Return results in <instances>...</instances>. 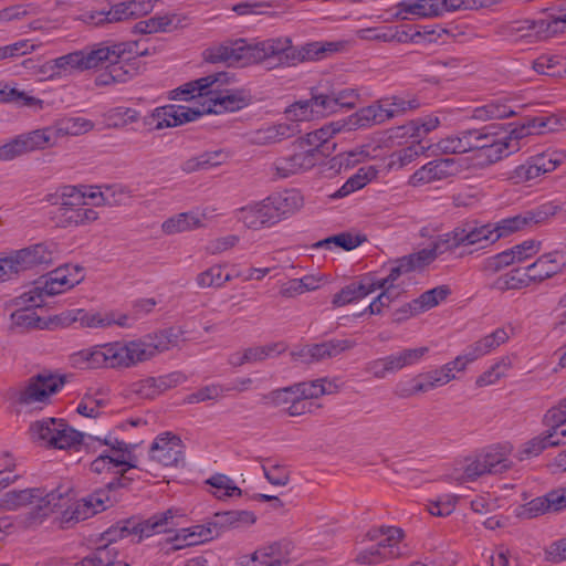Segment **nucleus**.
Here are the masks:
<instances>
[{"mask_svg": "<svg viewBox=\"0 0 566 566\" xmlns=\"http://www.w3.org/2000/svg\"><path fill=\"white\" fill-rule=\"evenodd\" d=\"M205 226V216L198 211H188L174 214L161 223V231L167 235H174L192 231Z\"/></svg>", "mask_w": 566, "mask_h": 566, "instance_id": "4c0bfd02", "label": "nucleus"}, {"mask_svg": "<svg viewBox=\"0 0 566 566\" xmlns=\"http://www.w3.org/2000/svg\"><path fill=\"white\" fill-rule=\"evenodd\" d=\"M566 427L552 426L546 431L521 443L515 452L518 461H525L538 457L544 450L556 447L565 441Z\"/></svg>", "mask_w": 566, "mask_h": 566, "instance_id": "5701e85b", "label": "nucleus"}, {"mask_svg": "<svg viewBox=\"0 0 566 566\" xmlns=\"http://www.w3.org/2000/svg\"><path fill=\"white\" fill-rule=\"evenodd\" d=\"M374 166L361 167L334 195L335 198L346 197L361 188L377 177Z\"/></svg>", "mask_w": 566, "mask_h": 566, "instance_id": "5fc2aeb1", "label": "nucleus"}, {"mask_svg": "<svg viewBox=\"0 0 566 566\" xmlns=\"http://www.w3.org/2000/svg\"><path fill=\"white\" fill-rule=\"evenodd\" d=\"M451 113V111H440L412 119L401 127L402 135L419 144L427 135L438 129L442 120H447Z\"/></svg>", "mask_w": 566, "mask_h": 566, "instance_id": "473e14b6", "label": "nucleus"}, {"mask_svg": "<svg viewBox=\"0 0 566 566\" xmlns=\"http://www.w3.org/2000/svg\"><path fill=\"white\" fill-rule=\"evenodd\" d=\"M139 113L130 107L116 106L103 113V120L108 128H123L127 125L136 123Z\"/></svg>", "mask_w": 566, "mask_h": 566, "instance_id": "6e6d98bb", "label": "nucleus"}, {"mask_svg": "<svg viewBox=\"0 0 566 566\" xmlns=\"http://www.w3.org/2000/svg\"><path fill=\"white\" fill-rule=\"evenodd\" d=\"M533 69L538 74L560 77L566 74V59L556 54H542L533 62Z\"/></svg>", "mask_w": 566, "mask_h": 566, "instance_id": "4d7b16f0", "label": "nucleus"}, {"mask_svg": "<svg viewBox=\"0 0 566 566\" xmlns=\"http://www.w3.org/2000/svg\"><path fill=\"white\" fill-rule=\"evenodd\" d=\"M46 294L42 289L40 282L36 280L31 286L28 287L22 294L13 300L15 307H25L34 310L41 307L46 302Z\"/></svg>", "mask_w": 566, "mask_h": 566, "instance_id": "680f3d73", "label": "nucleus"}, {"mask_svg": "<svg viewBox=\"0 0 566 566\" xmlns=\"http://www.w3.org/2000/svg\"><path fill=\"white\" fill-rule=\"evenodd\" d=\"M237 218L251 230H260L276 224L266 199L251 202L237 211Z\"/></svg>", "mask_w": 566, "mask_h": 566, "instance_id": "c756f323", "label": "nucleus"}, {"mask_svg": "<svg viewBox=\"0 0 566 566\" xmlns=\"http://www.w3.org/2000/svg\"><path fill=\"white\" fill-rule=\"evenodd\" d=\"M27 153L53 147L57 143V137L54 132V126L35 129L30 133L20 135Z\"/></svg>", "mask_w": 566, "mask_h": 566, "instance_id": "3c124183", "label": "nucleus"}, {"mask_svg": "<svg viewBox=\"0 0 566 566\" xmlns=\"http://www.w3.org/2000/svg\"><path fill=\"white\" fill-rule=\"evenodd\" d=\"M180 515L179 510L169 509L165 512L156 513L139 523L126 522L125 525L120 527H114L108 534L112 538H115V534L119 532L118 536L120 538L132 536L133 539L142 541L160 533H166L170 527L176 525L175 518Z\"/></svg>", "mask_w": 566, "mask_h": 566, "instance_id": "a211bd4d", "label": "nucleus"}, {"mask_svg": "<svg viewBox=\"0 0 566 566\" xmlns=\"http://www.w3.org/2000/svg\"><path fill=\"white\" fill-rule=\"evenodd\" d=\"M232 80L220 72L188 82L170 91L168 98L190 104L156 107L146 116L145 123L161 130L197 120L206 114L240 111L249 104L250 97L243 91L230 87Z\"/></svg>", "mask_w": 566, "mask_h": 566, "instance_id": "f257e3e1", "label": "nucleus"}, {"mask_svg": "<svg viewBox=\"0 0 566 566\" xmlns=\"http://www.w3.org/2000/svg\"><path fill=\"white\" fill-rule=\"evenodd\" d=\"M53 126L59 139L85 135L94 129L95 123L84 116H65L55 120Z\"/></svg>", "mask_w": 566, "mask_h": 566, "instance_id": "a19ab883", "label": "nucleus"}, {"mask_svg": "<svg viewBox=\"0 0 566 566\" xmlns=\"http://www.w3.org/2000/svg\"><path fill=\"white\" fill-rule=\"evenodd\" d=\"M181 327H170L143 337L119 340L122 368H132L157 355L181 347L187 338Z\"/></svg>", "mask_w": 566, "mask_h": 566, "instance_id": "0eeeda50", "label": "nucleus"}, {"mask_svg": "<svg viewBox=\"0 0 566 566\" xmlns=\"http://www.w3.org/2000/svg\"><path fill=\"white\" fill-rule=\"evenodd\" d=\"M206 484L210 486L209 492L217 500L226 501L242 495V490L231 478L224 474H213L206 481Z\"/></svg>", "mask_w": 566, "mask_h": 566, "instance_id": "49530a36", "label": "nucleus"}, {"mask_svg": "<svg viewBox=\"0 0 566 566\" xmlns=\"http://www.w3.org/2000/svg\"><path fill=\"white\" fill-rule=\"evenodd\" d=\"M388 11L391 13V19L396 21L437 18L433 0H402L390 7Z\"/></svg>", "mask_w": 566, "mask_h": 566, "instance_id": "bb28decb", "label": "nucleus"}, {"mask_svg": "<svg viewBox=\"0 0 566 566\" xmlns=\"http://www.w3.org/2000/svg\"><path fill=\"white\" fill-rule=\"evenodd\" d=\"M57 74L60 77L88 70L85 50L75 51L56 57Z\"/></svg>", "mask_w": 566, "mask_h": 566, "instance_id": "bf43d9fd", "label": "nucleus"}, {"mask_svg": "<svg viewBox=\"0 0 566 566\" xmlns=\"http://www.w3.org/2000/svg\"><path fill=\"white\" fill-rule=\"evenodd\" d=\"M565 125V118L558 117L556 115H543L528 119L523 125L514 127L512 129L500 127V138L501 142H503L504 144L503 146H505V149H503L504 157L509 156L510 154L518 149L520 139L525 138L530 135H542L546 133L557 132L564 128Z\"/></svg>", "mask_w": 566, "mask_h": 566, "instance_id": "ddd939ff", "label": "nucleus"}, {"mask_svg": "<svg viewBox=\"0 0 566 566\" xmlns=\"http://www.w3.org/2000/svg\"><path fill=\"white\" fill-rule=\"evenodd\" d=\"M71 499V485L61 484L54 489L27 488L14 489L0 497V509L4 511H18L30 509L24 517L25 527H35L44 523L55 512L56 506L67 503Z\"/></svg>", "mask_w": 566, "mask_h": 566, "instance_id": "7ed1b4c3", "label": "nucleus"}, {"mask_svg": "<svg viewBox=\"0 0 566 566\" xmlns=\"http://www.w3.org/2000/svg\"><path fill=\"white\" fill-rule=\"evenodd\" d=\"M14 252L24 272L38 265L52 263L57 258L59 249L56 243L45 241Z\"/></svg>", "mask_w": 566, "mask_h": 566, "instance_id": "a878e982", "label": "nucleus"}, {"mask_svg": "<svg viewBox=\"0 0 566 566\" xmlns=\"http://www.w3.org/2000/svg\"><path fill=\"white\" fill-rule=\"evenodd\" d=\"M109 399L103 390L87 391L76 407V411L87 418L98 417L108 405Z\"/></svg>", "mask_w": 566, "mask_h": 566, "instance_id": "8fccbe9b", "label": "nucleus"}, {"mask_svg": "<svg viewBox=\"0 0 566 566\" xmlns=\"http://www.w3.org/2000/svg\"><path fill=\"white\" fill-rule=\"evenodd\" d=\"M371 293H374L373 283L368 276H364L358 282H353L343 287L334 295L332 303L334 306L340 307L357 302Z\"/></svg>", "mask_w": 566, "mask_h": 566, "instance_id": "37998d69", "label": "nucleus"}, {"mask_svg": "<svg viewBox=\"0 0 566 566\" xmlns=\"http://www.w3.org/2000/svg\"><path fill=\"white\" fill-rule=\"evenodd\" d=\"M78 368H122L119 340L83 348L72 355Z\"/></svg>", "mask_w": 566, "mask_h": 566, "instance_id": "aec40b11", "label": "nucleus"}, {"mask_svg": "<svg viewBox=\"0 0 566 566\" xmlns=\"http://www.w3.org/2000/svg\"><path fill=\"white\" fill-rule=\"evenodd\" d=\"M54 322L62 326H70L74 323L84 328H109L114 325L119 327L130 326L128 315L114 311H86L73 308L62 312L54 317Z\"/></svg>", "mask_w": 566, "mask_h": 566, "instance_id": "4468645a", "label": "nucleus"}, {"mask_svg": "<svg viewBox=\"0 0 566 566\" xmlns=\"http://www.w3.org/2000/svg\"><path fill=\"white\" fill-rule=\"evenodd\" d=\"M50 274L69 292L85 279V269L80 264H64Z\"/></svg>", "mask_w": 566, "mask_h": 566, "instance_id": "13d9d810", "label": "nucleus"}, {"mask_svg": "<svg viewBox=\"0 0 566 566\" xmlns=\"http://www.w3.org/2000/svg\"><path fill=\"white\" fill-rule=\"evenodd\" d=\"M189 19L181 13L157 14L148 20L135 24L136 33L150 34L157 32H171L188 25Z\"/></svg>", "mask_w": 566, "mask_h": 566, "instance_id": "72a5a7b5", "label": "nucleus"}, {"mask_svg": "<svg viewBox=\"0 0 566 566\" xmlns=\"http://www.w3.org/2000/svg\"><path fill=\"white\" fill-rule=\"evenodd\" d=\"M265 199L276 223L297 212L304 205L303 196L295 189L274 192Z\"/></svg>", "mask_w": 566, "mask_h": 566, "instance_id": "c85d7f7f", "label": "nucleus"}, {"mask_svg": "<svg viewBox=\"0 0 566 566\" xmlns=\"http://www.w3.org/2000/svg\"><path fill=\"white\" fill-rule=\"evenodd\" d=\"M429 353V347L420 346L415 348H405L390 354L386 357L376 359L369 364V371L376 378H385L390 374L418 365Z\"/></svg>", "mask_w": 566, "mask_h": 566, "instance_id": "412c9836", "label": "nucleus"}, {"mask_svg": "<svg viewBox=\"0 0 566 566\" xmlns=\"http://www.w3.org/2000/svg\"><path fill=\"white\" fill-rule=\"evenodd\" d=\"M62 507L65 509L61 512L59 522L63 527H67L72 524L78 523L91 517L90 512L86 510V504H84L81 499H74V492L72 488L70 501L67 503H63L56 506V509Z\"/></svg>", "mask_w": 566, "mask_h": 566, "instance_id": "603ef678", "label": "nucleus"}, {"mask_svg": "<svg viewBox=\"0 0 566 566\" xmlns=\"http://www.w3.org/2000/svg\"><path fill=\"white\" fill-rule=\"evenodd\" d=\"M512 361L509 357H502L496 360L489 369L476 378V386L486 387L496 384L505 377L511 369Z\"/></svg>", "mask_w": 566, "mask_h": 566, "instance_id": "0e129e2a", "label": "nucleus"}, {"mask_svg": "<svg viewBox=\"0 0 566 566\" xmlns=\"http://www.w3.org/2000/svg\"><path fill=\"white\" fill-rule=\"evenodd\" d=\"M253 44L243 39L218 45L211 51L212 62H224L230 65H248L254 63Z\"/></svg>", "mask_w": 566, "mask_h": 566, "instance_id": "393cba45", "label": "nucleus"}, {"mask_svg": "<svg viewBox=\"0 0 566 566\" xmlns=\"http://www.w3.org/2000/svg\"><path fill=\"white\" fill-rule=\"evenodd\" d=\"M182 376L180 374H170L157 378H147L136 385V391L145 398H153L158 394L176 386Z\"/></svg>", "mask_w": 566, "mask_h": 566, "instance_id": "de8ad7c7", "label": "nucleus"}, {"mask_svg": "<svg viewBox=\"0 0 566 566\" xmlns=\"http://www.w3.org/2000/svg\"><path fill=\"white\" fill-rule=\"evenodd\" d=\"M497 34L517 44H535L554 35L551 18L513 20L501 24Z\"/></svg>", "mask_w": 566, "mask_h": 566, "instance_id": "dca6fc26", "label": "nucleus"}, {"mask_svg": "<svg viewBox=\"0 0 566 566\" xmlns=\"http://www.w3.org/2000/svg\"><path fill=\"white\" fill-rule=\"evenodd\" d=\"M342 132H347L343 119L331 122L301 138L297 143V148L308 147L317 155L321 147H323L336 134Z\"/></svg>", "mask_w": 566, "mask_h": 566, "instance_id": "ea45409f", "label": "nucleus"}, {"mask_svg": "<svg viewBox=\"0 0 566 566\" xmlns=\"http://www.w3.org/2000/svg\"><path fill=\"white\" fill-rule=\"evenodd\" d=\"M484 474H490L480 454L467 458L457 464L450 474V480L458 483L472 482Z\"/></svg>", "mask_w": 566, "mask_h": 566, "instance_id": "79ce46f5", "label": "nucleus"}, {"mask_svg": "<svg viewBox=\"0 0 566 566\" xmlns=\"http://www.w3.org/2000/svg\"><path fill=\"white\" fill-rule=\"evenodd\" d=\"M450 252L443 234L438 235L429 244L415 253L403 256L410 271L421 270L431 264L439 255Z\"/></svg>", "mask_w": 566, "mask_h": 566, "instance_id": "f704fd0d", "label": "nucleus"}, {"mask_svg": "<svg viewBox=\"0 0 566 566\" xmlns=\"http://www.w3.org/2000/svg\"><path fill=\"white\" fill-rule=\"evenodd\" d=\"M437 18L459 10H473L488 8L500 3L502 0H433Z\"/></svg>", "mask_w": 566, "mask_h": 566, "instance_id": "864d4df0", "label": "nucleus"}, {"mask_svg": "<svg viewBox=\"0 0 566 566\" xmlns=\"http://www.w3.org/2000/svg\"><path fill=\"white\" fill-rule=\"evenodd\" d=\"M182 457L180 439L168 433L159 436L150 448V459L164 467L177 465Z\"/></svg>", "mask_w": 566, "mask_h": 566, "instance_id": "7c9ffc66", "label": "nucleus"}, {"mask_svg": "<svg viewBox=\"0 0 566 566\" xmlns=\"http://www.w3.org/2000/svg\"><path fill=\"white\" fill-rule=\"evenodd\" d=\"M63 385L62 377L43 371L21 385L14 391V400L20 406L42 410L51 402V398L62 389Z\"/></svg>", "mask_w": 566, "mask_h": 566, "instance_id": "f8f14e48", "label": "nucleus"}, {"mask_svg": "<svg viewBox=\"0 0 566 566\" xmlns=\"http://www.w3.org/2000/svg\"><path fill=\"white\" fill-rule=\"evenodd\" d=\"M368 536L384 552L391 551L390 559L398 558L403 555L401 543L403 539V532L401 528L394 526H382L369 531Z\"/></svg>", "mask_w": 566, "mask_h": 566, "instance_id": "e433bc0d", "label": "nucleus"}, {"mask_svg": "<svg viewBox=\"0 0 566 566\" xmlns=\"http://www.w3.org/2000/svg\"><path fill=\"white\" fill-rule=\"evenodd\" d=\"M98 218L99 216L96 210L82 206L73 207L63 212H54L56 226L63 229L85 227L92 224Z\"/></svg>", "mask_w": 566, "mask_h": 566, "instance_id": "58836bf2", "label": "nucleus"}, {"mask_svg": "<svg viewBox=\"0 0 566 566\" xmlns=\"http://www.w3.org/2000/svg\"><path fill=\"white\" fill-rule=\"evenodd\" d=\"M317 160V155L308 147L298 148V150L289 157L279 158L273 163V170L280 178L312 168Z\"/></svg>", "mask_w": 566, "mask_h": 566, "instance_id": "cd10ccee", "label": "nucleus"}, {"mask_svg": "<svg viewBox=\"0 0 566 566\" xmlns=\"http://www.w3.org/2000/svg\"><path fill=\"white\" fill-rule=\"evenodd\" d=\"M501 142L499 128L486 126L465 129L441 137L436 144V150L442 154H464L476 151L479 165L495 163L504 157L505 146Z\"/></svg>", "mask_w": 566, "mask_h": 566, "instance_id": "20e7f679", "label": "nucleus"}, {"mask_svg": "<svg viewBox=\"0 0 566 566\" xmlns=\"http://www.w3.org/2000/svg\"><path fill=\"white\" fill-rule=\"evenodd\" d=\"M101 446L107 447L90 464L92 473L103 478L117 479L123 476L130 469L137 468V458L134 454V447L123 440L107 434L104 438H95Z\"/></svg>", "mask_w": 566, "mask_h": 566, "instance_id": "9d476101", "label": "nucleus"}, {"mask_svg": "<svg viewBox=\"0 0 566 566\" xmlns=\"http://www.w3.org/2000/svg\"><path fill=\"white\" fill-rule=\"evenodd\" d=\"M84 50L88 70L107 69V73L99 74L96 80L101 85L125 83L136 74L135 70L123 63L139 54L138 45L134 41H103Z\"/></svg>", "mask_w": 566, "mask_h": 566, "instance_id": "423d86ee", "label": "nucleus"}, {"mask_svg": "<svg viewBox=\"0 0 566 566\" xmlns=\"http://www.w3.org/2000/svg\"><path fill=\"white\" fill-rule=\"evenodd\" d=\"M470 169L468 158H446L427 163L416 170L409 178L413 187H422L436 181L449 180L458 176H465Z\"/></svg>", "mask_w": 566, "mask_h": 566, "instance_id": "f3484780", "label": "nucleus"}, {"mask_svg": "<svg viewBox=\"0 0 566 566\" xmlns=\"http://www.w3.org/2000/svg\"><path fill=\"white\" fill-rule=\"evenodd\" d=\"M25 434L32 444L48 450H72L84 442V433L54 417L31 421Z\"/></svg>", "mask_w": 566, "mask_h": 566, "instance_id": "1a4fd4ad", "label": "nucleus"}, {"mask_svg": "<svg viewBox=\"0 0 566 566\" xmlns=\"http://www.w3.org/2000/svg\"><path fill=\"white\" fill-rule=\"evenodd\" d=\"M513 450L514 448L512 443L505 441L489 446L479 452V454L489 473H500L511 469L512 461L510 457L513 453Z\"/></svg>", "mask_w": 566, "mask_h": 566, "instance_id": "c9c22d12", "label": "nucleus"}, {"mask_svg": "<svg viewBox=\"0 0 566 566\" xmlns=\"http://www.w3.org/2000/svg\"><path fill=\"white\" fill-rule=\"evenodd\" d=\"M450 252L473 253L494 243L490 224L467 223L443 234Z\"/></svg>", "mask_w": 566, "mask_h": 566, "instance_id": "2eb2a0df", "label": "nucleus"}, {"mask_svg": "<svg viewBox=\"0 0 566 566\" xmlns=\"http://www.w3.org/2000/svg\"><path fill=\"white\" fill-rule=\"evenodd\" d=\"M534 283L528 276L527 266L512 270L496 280V286L500 290H520Z\"/></svg>", "mask_w": 566, "mask_h": 566, "instance_id": "69168bd1", "label": "nucleus"}, {"mask_svg": "<svg viewBox=\"0 0 566 566\" xmlns=\"http://www.w3.org/2000/svg\"><path fill=\"white\" fill-rule=\"evenodd\" d=\"M253 44L254 63L265 61L271 57L286 59L294 61L317 60L326 51H331L332 44L321 42L308 43L301 50H295L291 40L287 38L269 39Z\"/></svg>", "mask_w": 566, "mask_h": 566, "instance_id": "9b49d317", "label": "nucleus"}, {"mask_svg": "<svg viewBox=\"0 0 566 566\" xmlns=\"http://www.w3.org/2000/svg\"><path fill=\"white\" fill-rule=\"evenodd\" d=\"M216 522L221 534L224 530L251 526L256 522V516L251 511L238 510L216 514Z\"/></svg>", "mask_w": 566, "mask_h": 566, "instance_id": "09e8293b", "label": "nucleus"}, {"mask_svg": "<svg viewBox=\"0 0 566 566\" xmlns=\"http://www.w3.org/2000/svg\"><path fill=\"white\" fill-rule=\"evenodd\" d=\"M337 391L338 385L335 381L322 378L275 389L271 391L265 399L273 406L287 405L289 407L297 397H322Z\"/></svg>", "mask_w": 566, "mask_h": 566, "instance_id": "6ab92c4d", "label": "nucleus"}, {"mask_svg": "<svg viewBox=\"0 0 566 566\" xmlns=\"http://www.w3.org/2000/svg\"><path fill=\"white\" fill-rule=\"evenodd\" d=\"M44 200L52 206H57L55 212H63L73 207L82 206L80 188L75 186L59 187L54 191L46 193Z\"/></svg>", "mask_w": 566, "mask_h": 566, "instance_id": "a18cd8bd", "label": "nucleus"}, {"mask_svg": "<svg viewBox=\"0 0 566 566\" xmlns=\"http://www.w3.org/2000/svg\"><path fill=\"white\" fill-rule=\"evenodd\" d=\"M451 294V289L448 285H438L430 290L424 291L418 297L416 302L421 314L441 305L444 303Z\"/></svg>", "mask_w": 566, "mask_h": 566, "instance_id": "052dcab7", "label": "nucleus"}, {"mask_svg": "<svg viewBox=\"0 0 566 566\" xmlns=\"http://www.w3.org/2000/svg\"><path fill=\"white\" fill-rule=\"evenodd\" d=\"M528 276L534 283H541L566 270V252L554 250L538 256L527 265Z\"/></svg>", "mask_w": 566, "mask_h": 566, "instance_id": "b1692460", "label": "nucleus"}, {"mask_svg": "<svg viewBox=\"0 0 566 566\" xmlns=\"http://www.w3.org/2000/svg\"><path fill=\"white\" fill-rule=\"evenodd\" d=\"M409 266L405 263V260L401 258L396 261L390 268L389 272L385 276L377 275H367L373 283V291L377 290H387V291H398L397 289L400 286L402 276L410 273Z\"/></svg>", "mask_w": 566, "mask_h": 566, "instance_id": "c03bdc74", "label": "nucleus"}, {"mask_svg": "<svg viewBox=\"0 0 566 566\" xmlns=\"http://www.w3.org/2000/svg\"><path fill=\"white\" fill-rule=\"evenodd\" d=\"M512 334L513 328L511 326L496 328L473 343L453 360L409 380H400L395 387V394L401 398H407L451 382L457 378L458 373L465 371L470 364L507 342Z\"/></svg>", "mask_w": 566, "mask_h": 566, "instance_id": "f03ea898", "label": "nucleus"}, {"mask_svg": "<svg viewBox=\"0 0 566 566\" xmlns=\"http://www.w3.org/2000/svg\"><path fill=\"white\" fill-rule=\"evenodd\" d=\"M542 250V242L537 240H525L496 255L488 258L484 263V270L489 272H497L505 266L514 263L525 262Z\"/></svg>", "mask_w": 566, "mask_h": 566, "instance_id": "4be33fe9", "label": "nucleus"}, {"mask_svg": "<svg viewBox=\"0 0 566 566\" xmlns=\"http://www.w3.org/2000/svg\"><path fill=\"white\" fill-rule=\"evenodd\" d=\"M514 114V111L506 103L501 101L491 102L486 105L476 107L472 112V118L479 120H490L506 118Z\"/></svg>", "mask_w": 566, "mask_h": 566, "instance_id": "e2e57ef3", "label": "nucleus"}, {"mask_svg": "<svg viewBox=\"0 0 566 566\" xmlns=\"http://www.w3.org/2000/svg\"><path fill=\"white\" fill-rule=\"evenodd\" d=\"M84 50L88 70L107 69V73L99 74L96 80L101 85L125 83L136 74L135 70L123 63L139 54L138 45L134 41H103Z\"/></svg>", "mask_w": 566, "mask_h": 566, "instance_id": "39448f33", "label": "nucleus"}, {"mask_svg": "<svg viewBox=\"0 0 566 566\" xmlns=\"http://www.w3.org/2000/svg\"><path fill=\"white\" fill-rule=\"evenodd\" d=\"M543 220L544 217L542 212L528 211L489 224L492 231V235H495L494 242H496L503 237H507L515 232L522 231L533 224L541 223Z\"/></svg>", "mask_w": 566, "mask_h": 566, "instance_id": "2f4dec72", "label": "nucleus"}, {"mask_svg": "<svg viewBox=\"0 0 566 566\" xmlns=\"http://www.w3.org/2000/svg\"><path fill=\"white\" fill-rule=\"evenodd\" d=\"M382 102L389 119L420 106V102L416 97L402 95L387 96L382 98Z\"/></svg>", "mask_w": 566, "mask_h": 566, "instance_id": "338daca9", "label": "nucleus"}, {"mask_svg": "<svg viewBox=\"0 0 566 566\" xmlns=\"http://www.w3.org/2000/svg\"><path fill=\"white\" fill-rule=\"evenodd\" d=\"M328 104L318 95L310 99H300L290 104L284 111L285 123H277L261 129L256 140L274 143L291 137L300 130L301 124L326 117Z\"/></svg>", "mask_w": 566, "mask_h": 566, "instance_id": "6e6552de", "label": "nucleus"}, {"mask_svg": "<svg viewBox=\"0 0 566 566\" xmlns=\"http://www.w3.org/2000/svg\"><path fill=\"white\" fill-rule=\"evenodd\" d=\"M13 327L21 329L45 328L48 324L33 311L25 307H17L11 314Z\"/></svg>", "mask_w": 566, "mask_h": 566, "instance_id": "774afa93", "label": "nucleus"}]
</instances>
